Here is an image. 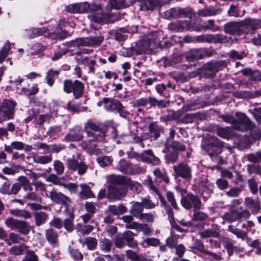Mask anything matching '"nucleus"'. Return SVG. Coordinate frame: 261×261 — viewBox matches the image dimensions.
<instances>
[{
  "label": "nucleus",
  "mask_w": 261,
  "mask_h": 261,
  "mask_svg": "<svg viewBox=\"0 0 261 261\" xmlns=\"http://www.w3.org/2000/svg\"><path fill=\"white\" fill-rule=\"evenodd\" d=\"M84 130L89 139V142H83L82 145L90 151L94 152L96 145L95 143H91L90 142L103 141L105 137L106 132L99 125L92 121H88L85 124Z\"/></svg>",
  "instance_id": "f257e3e1"
},
{
  "label": "nucleus",
  "mask_w": 261,
  "mask_h": 261,
  "mask_svg": "<svg viewBox=\"0 0 261 261\" xmlns=\"http://www.w3.org/2000/svg\"><path fill=\"white\" fill-rule=\"evenodd\" d=\"M235 116L236 118L232 115L226 114L221 115L220 118L226 123L231 124L233 128L238 130L244 131L252 126L251 121L245 114L237 112Z\"/></svg>",
  "instance_id": "f03ea898"
},
{
  "label": "nucleus",
  "mask_w": 261,
  "mask_h": 261,
  "mask_svg": "<svg viewBox=\"0 0 261 261\" xmlns=\"http://www.w3.org/2000/svg\"><path fill=\"white\" fill-rule=\"evenodd\" d=\"M117 168L122 173L128 175L139 174L146 171L145 166L135 165L123 159L119 161Z\"/></svg>",
  "instance_id": "7ed1b4c3"
},
{
  "label": "nucleus",
  "mask_w": 261,
  "mask_h": 261,
  "mask_svg": "<svg viewBox=\"0 0 261 261\" xmlns=\"http://www.w3.org/2000/svg\"><path fill=\"white\" fill-rule=\"evenodd\" d=\"M159 45L158 41L152 39L142 40L139 41L135 46L132 47V54L140 55L143 53H151Z\"/></svg>",
  "instance_id": "20e7f679"
},
{
  "label": "nucleus",
  "mask_w": 261,
  "mask_h": 261,
  "mask_svg": "<svg viewBox=\"0 0 261 261\" xmlns=\"http://www.w3.org/2000/svg\"><path fill=\"white\" fill-rule=\"evenodd\" d=\"M127 153L129 158L135 159L139 162H147L153 165H159L161 163L159 158L155 156L150 150H145L141 154L136 152H127Z\"/></svg>",
  "instance_id": "39448f33"
},
{
  "label": "nucleus",
  "mask_w": 261,
  "mask_h": 261,
  "mask_svg": "<svg viewBox=\"0 0 261 261\" xmlns=\"http://www.w3.org/2000/svg\"><path fill=\"white\" fill-rule=\"evenodd\" d=\"M66 164L69 170L77 171L80 175L84 174L87 169V166L83 161L81 155L78 153L73 155L72 158L68 159Z\"/></svg>",
  "instance_id": "423d86ee"
},
{
  "label": "nucleus",
  "mask_w": 261,
  "mask_h": 261,
  "mask_svg": "<svg viewBox=\"0 0 261 261\" xmlns=\"http://www.w3.org/2000/svg\"><path fill=\"white\" fill-rule=\"evenodd\" d=\"M102 40L103 38L101 37L77 38L68 42L67 46L69 47L98 46L101 44Z\"/></svg>",
  "instance_id": "0eeeda50"
},
{
  "label": "nucleus",
  "mask_w": 261,
  "mask_h": 261,
  "mask_svg": "<svg viewBox=\"0 0 261 261\" xmlns=\"http://www.w3.org/2000/svg\"><path fill=\"white\" fill-rule=\"evenodd\" d=\"M112 14L107 11L105 13L101 10L100 5H97L96 10H92L88 14V18L93 22L96 23H109L113 20L111 19Z\"/></svg>",
  "instance_id": "6e6552de"
},
{
  "label": "nucleus",
  "mask_w": 261,
  "mask_h": 261,
  "mask_svg": "<svg viewBox=\"0 0 261 261\" xmlns=\"http://www.w3.org/2000/svg\"><path fill=\"white\" fill-rule=\"evenodd\" d=\"M243 33H253L256 30L261 29V19L247 18L241 21Z\"/></svg>",
  "instance_id": "1a4fd4ad"
},
{
  "label": "nucleus",
  "mask_w": 261,
  "mask_h": 261,
  "mask_svg": "<svg viewBox=\"0 0 261 261\" xmlns=\"http://www.w3.org/2000/svg\"><path fill=\"white\" fill-rule=\"evenodd\" d=\"M15 107V103L11 100L5 99L3 101V106H0V111L3 113V116L0 117V123L13 118Z\"/></svg>",
  "instance_id": "9d476101"
},
{
  "label": "nucleus",
  "mask_w": 261,
  "mask_h": 261,
  "mask_svg": "<svg viewBox=\"0 0 261 261\" xmlns=\"http://www.w3.org/2000/svg\"><path fill=\"white\" fill-rule=\"evenodd\" d=\"M211 148H208L206 151L211 157H215L220 153V149L224 146L223 142L216 137L211 136L210 138L208 146Z\"/></svg>",
  "instance_id": "9b49d317"
},
{
  "label": "nucleus",
  "mask_w": 261,
  "mask_h": 261,
  "mask_svg": "<svg viewBox=\"0 0 261 261\" xmlns=\"http://www.w3.org/2000/svg\"><path fill=\"white\" fill-rule=\"evenodd\" d=\"M181 204L186 209L194 207L195 210H196L201 207L200 199L196 196L191 194H188L186 196L182 197Z\"/></svg>",
  "instance_id": "f8f14e48"
},
{
  "label": "nucleus",
  "mask_w": 261,
  "mask_h": 261,
  "mask_svg": "<svg viewBox=\"0 0 261 261\" xmlns=\"http://www.w3.org/2000/svg\"><path fill=\"white\" fill-rule=\"evenodd\" d=\"M108 192L110 196L114 199L119 200L125 196L126 189L121 185L114 184L109 187Z\"/></svg>",
  "instance_id": "ddd939ff"
},
{
  "label": "nucleus",
  "mask_w": 261,
  "mask_h": 261,
  "mask_svg": "<svg viewBox=\"0 0 261 261\" xmlns=\"http://www.w3.org/2000/svg\"><path fill=\"white\" fill-rule=\"evenodd\" d=\"M83 138L82 128L79 126H75L69 130L68 133L65 136L64 140L66 142L80 141Z\"/></svg>",
  "instance_id": "4468645a"
},
{
  "label": "nucleus",
  "mask_w": 261,
  "mask_h": 261,
  "mask_svg": "<svg viewBox=\"0 0 261 261\" xmlns=\"http://www.w3.org/2000/svg\"><path fill=\"white\" fill-rule=\"evenodd\" d=\"M173 168L175 173V177L180 176L186 179L191 178V169L187 164L180 163L176 166H174Z\"/></svg>",
  "instance_id": "2eb2a0df"
},
{
  "label": "nucleus",
  "mask_w": 261,
  "mask_h": 261,
  "mask_svg": "<svg viewBox=\"0 0 261 261\" xmlns=\"http://www.w3.org/2000/svg\"><path fill=\"white\" fill-rule=\"evenodd\" d=\"M242 30L241 21L228 22L224 25L225 33L229 34L241 35Z\"/></svg>",
  "instance_id": "dca6fc26"
},
{
  "label": "nucleus",
  "mask_w": 261,
  "mask_h": 261,
  "mask_svg": "<svg viewBox=\"0 0 261 261\" xmlns=\"http://www.w3.org/2000/svg\"><path fill=\"white\" fill-rule=\"evenodd\" d=\"M220 242L226 249L229 256L232 255L234 251H243V248L242 247L234 246L233 244V241L227 237H222L220 238Z\"/></svg>",
  "instance_id": "f3484780"
},
{
  "label": "nucleus",
  "mask_w": 261,
  "mask_h": 261,
  "mask_svg": "<svg viewBox=\"0 0 261 261\" xmlns=\"http://www.w3.org/2000/svg\"><path fill=\"white\" fill-rule=\"evenodd\" d=\"M49 197L52 201L58 204H62L68 205L70 201L68 198L60 192H58L55 190H53L49 193Z\"/></svg>",
  "instance_id": "a211bd4d"
},
{
  "label": "nucleus",
  "mask_w": 261,
  "mask_h": 261,
  "mask_svg": "<svg viewBox=\"0 0 261 261\" xmlns=\"http://www.w3.org/2000/svg\"><path fill=\"white\" fill-rule=\"evenodd\" d=\"M223 36L220 34H206L198 36L196 38L197 42H222Z\"/></svg>",
  "instance_id": "6ab92c4d"
},
{
  "label": "nucleus",
  "mask_w": 261,
  "mask_h": 261,
  "mask_svg": "<svg viewBox=\"0 0 261 261\" xmlns=\"http://www.w3.org/2000/svg\"><path fill=\"white\" fill-rule=\"evenodd\" d=\"M221 12L222 10L217 6H211L199 10L197 14L202 17H210L219 14Z\"/></svg>",
  "instance_id": "aec40b11"
},
{
  "label": "nucleus",
  "mask_w": 261,
  "mask_h": 261,
  "mask_svg": "<svg viewBox=\"0 0 261 261\" xmlns=\"http://www.w3.org/2000/svg\"><path fill=\"white\" fill-rule=\"evenodd\" d=\"M206 50L204 48H195L191 49L186 55V58L189 61L198 60L205 56Z\"/></svg>",
  "instance_id": "412c9836"
},
{
  "label": "nucleus",
  "mask_w": 261,
  "mask_h": 261,
  "mask_svg": "<svg viewBox=\"0 0 261 261\" xmlns=\"http://www.w3.org/2000/svg\"><path fill=\"white\" fill-rule=\"evenodd\" d=\"M45 237L48 242L53 247L59 245L58 235L57 231L50 228L45 231Z\"/></svg>",
  "instance_id": "4be33fe9"
},
{
  "label": "nucleus",
  "mask_w": 261,
  "mask_h": 261,
  "mask_svg": "<svg viewBox=\"0 0 261 261\" xmlns=\"http://www.w3.org/2000/svg\"><path fill=\"white\" fill-rule=\"evenodd\" d=\"M102 101L105 103V108L108 111H117L120 108L121 105L118 100H112L107 97L103 98Z\"/></svg>",
  "instance_id": "5701e85b"
},
{
  "label": "nucleus",
  "mask_w": 261,
  "mask_h": 261,
  "mask_svg": "<svg viewBox=\"0 0 261 261\" xmlns=\"http://www.w3.org/2000/svg\"><path fill=\"white\" fill-rule=\"evenodd\" d=\"M216 132L218 136L224 139L228 140L234 136L231 128L229 127H218L216 128Z\"/></svg>",
  "instance_id": "b1692460"
},
{
  "label": "nucleus",
  "mask_w": 261,
  "mask_h": 261,
  "mask_svg": "<svg viewBox=\"0 0 261 261\" xmlns=\"http://www.w3.org/2000/svg\"><path fill=\"white\" fill-rule=\"evenodd\" d=\"M242 72L251 81H261V72L259 71H252L251 69H246L243 70Z\"/></svg>",
  "instance_id": "393cba45"
},
{
  "label": "nucleus",
  "mask_w": 261,
  "mask_h": 261,
  "mask_svg": "<svg viewBox=\"0 0 261 261\" xmlns=\"http://www.w3.org/2000/svg\"><path fill=\"white\" fill-rule=\"evenodd\" d=\"M47 31V30L45 28H32L25 30L26 35L30 38L43 35Z\"/></svg>",
  "instance_id": "a878e982"
},
{
  "label": "nucleus",
  "mask_w": 261,
  "mask_h": 261,
  "mask_svg": "<svg viewBox=\"0 0 261 261\" xmlns=\"http://www.w3.org/2000/svg\"><path fill=\"white\" fill-rule=\"evenodd\" d=\"M124 0H109L106 6V11L110 13L111 9H119L125 7Z\"/></svg>",
  "instance_id": "bb28decb"
},
{
  "label": "nucleus",
  "mask_w": 261,
  "mask_h": 261,
  "mask_svg": "<svg viewBox=\"0 0 261 261\" xmlns=\"http://www.w3.org/2000/svg\"><path fill=\"white\" fill-rule=\"evenodd\" d=\"M245 204L251 210L253 214L257 213L260 208L259 202L250 198H245Z\"/></svg>",
  "instance_id": "cd10ccee"
},
{
  "label": "nucleus",
  "mask_w": 261,
  "mask_h": 261,
  "mask_svg": "<svg viewBox=\"0 0 261 261\" xmlns=\"http://www.w3.org/2000/svg\"><path fill=\"white\" fill-rule=\"evenodd\" d=\"M84 86L83 84L77 80H75L73 84L72 92L75 98H79L83 94Z\"/></svg>",
  "instance_id": "c85d7f7f"
},
{
  "label": "nucleus",
  "mask_w": 261,
  "mask_h": 261,
  "mask_svg": "<svg viewBox=\"0 0 261 261\" xmlns=\"http://www.w3.org/2000/svg\"><path fill=\"white\" fill-rule=\"evenodd\" d=\"M24 147V144L20 141L11 142L10 145H5L4 150L9 153H12L13 149L22 150Z\"/></svg>",
  "instance_id": "c756f323"
},
{
  "label": "nucleus",
  "mask_w": 261,
  "mask_h": 261,
  "mask_svg": "<svg viewBox=\"0 0 261 261\" xmlns=\"http://www.w3.org/2000/svg\"><path fill=\"white\" fill-rule=\"evenodd\" d=\"M97 5L94 4H88V3H79L78 10L79 13H89L92 10H96Z\"/></svg>",
  "instance_id": "7c9ffc66"
},
{
  "label": "nucleus",
  "mask_w": 261,
  "mask_h": 261,
  "mask_svg": "<svg viewBox=\"0 0 261 261\" xmlns=\"http://www.w3.org/2000/svg\"><path fill=\"white\" fill-rule=\"evenodd\" d=\"M81 191L80 192V197L82 199H87L91 197H93V194L91 190L90 187L85 184H82L80 185Z\"/></svg>",
  "instance_id": "2f4dec72"
},
{
  "label": "nucleus",
  "mask_w": 261,
  "mask_h": 261,
  "mask_svg": "<svg viewBox=\"0 0 261 261\" xmlns=\"http://www.w3.org/2000/svg\"><path fill=\"white\" fill-rule=\"evenodd\" d=\"M220 66L219 62H211L205 66V68L207 71H210L207 74H209L210 76H213L219 71Z\"/></svg>",
  "instance_id": "473e14b6"
},
{
  "label": "nucleus",
  "mask_w": 261,
  "mask_h": 261,
  "mask_svg": "<svg viewBox=\"0 0 261 261\" xmlns=\"http://www.w3.org/2000/svg\"><path fill=\"white\" fill-rule=\"evenodd\" d=\"M172 17H189V14H191V11L184 9H172L169 12Z\"/></svg>",
  "instance_id": "72a5a7b5"
},
{
  "label": "nucleus",
  "mask_w": 261,
  "mask_h": 261,
  "mask_svg": "<svg viewBox=\"0 0 261 261\" xmlns=\"http://www.w3.org/2000/svg\"><path fill=\"white\" fill-rule=\"evenodd\" d=\"M187 26V22L178 20L176 22L169 23L168 25V28L171 31L180 32L182 31Z\"/></svg>",
  "instance_id": "f704fd0d"
},
{
  "label": "nucleus",
  "mask_w": 261,
  "mask_h": 261,
  "mask_svg": "<svg viewBox=\"0 0 261 261\" xmlns=\"http://www.w3.org/2000/svg\"><path fill=\"white\" fill-rule=\"evenodd\" d=\"M68 36H70L69 33L65 30L58 28L56 30L50 34V37L54 39H63Z\"/></svg>",
  "instance_id": "c9c22d12"
},
{
  "label": "nucleus",
  "mask_w": 261,
  "mask_h": 261,
  "mask_svg": "<svg viewBox=\"0 0 261 261\" xmlns=\"http://www.w3.org/2000/svg\"><path fill=\"white\" fill-rule=\"evenodd\" d=\"M222 218L224 221L230 223L238 220L237 215V210L231 208L230 211L226 213L223 216Z\"/></svg>",
  "instance_id": "e433bc0d"
},
{
  "label": "nucleus",
  "mask_w": 261,
  "mask_h": 261,
  "mask_svg": "<svg viewBox=\"0 0 261 261\" xmlns=\"http://www.w3.org/2000/svg\"><path fill=\"white\" fill-rule=\"evenodd\" d=\"M144 184L149 189V190L152 192L159 195V191L158 188L157 181L154 184L150 176H147L146 178L144 180Z\"/></svg>",
  "instance_id": "4c0bfd02"
},
{
  "label": "nucleus",
  "mask_w": 261,
  "mask_h": 261,
  "mask_svg": "<svg viewBox=\"0 0 261 261\" xmlns=\"http://www.w3.org/2000/svg\"><path fill=\"white\" fill-rule=\"evenodd\" d=\"M143 206L141 202H135L132 206L130 213L134 217L138 218L142 214Z\"/></svg>",
  "instance_id": "58836bf2"
},
{
  "label": "nucleus",
  "mask_w": 261,
  "mask_h": 261,
  "mask_svg": "<svg viewBox=\"0 0 261 261\" xmlns=\"http://www.w3.org/2000/svg\"><path fill=\"white\" fill-rule=\"evenodd\" d=\"M80 242L83 245H86L88 249L91 250L95 249L97 245V240L92 237H88L84 240L81 239Z\"/></svg>",
  "instance_id": "ea45409f"
},
{
  "label": "nucleus",
  "mask_w": 261,
  "mask_h": 261,
  "mask_svg": "<svg viewBox=\"0 0 261 261\" xmlns=\"http://www.w3.org/2000/svg\"><path fill=\"white\" fill-rule=\"evenodd\" d=\"M79 62L89 67V72H94L95 71L94 66L96 64V61L94 60H89L87 57H82L79 59Z\"/></svg>",
  "instance_id": "a19ab883"
},
{
  "label": "nucleus",
  "mask_w": 261,
  "mask_h": 261,
  "mask_svg": "<svg viewBox=\"0 0 261 261\" xmlns=\"http://www.w3.org/2000/svg\"><path fill=\"white\" fill-rule=\"evenodd\" d=\"M33 162L41 164H45L50 162L52 160L51 155H40L35 154L32 157Z\"/></svg>",
  "instance_id": "79ce46f5"
},
{
  "label": "nucleus",
  "mask_w": 261,
  "mask_h": 261,
  "mask_svg": "<svg viewBox=\"0 0 261 261\" xmlns=\"http://www.w3.org/2000/svg\"><path fill=\"white\" fill-rule=\"evenodd\" d=\"M59 72L56 70L51 69L46 72L45 79L47 83L50 86H53L55 80L58 76Z\"/></svg>",
  "instance_id": "37998d69"
},
{
  "label": "nucleus",
  "mask_w": 261,
  "mask_h": 261,
  "mask_svg": "<svg viewBox=\"0 0 261 261\" xmlns=\"http://www.w3.org/2000/svg\"><path fill=\"white\" fill-rule=\"evenodd\" d=\"M18 181L24 191L27 192L32 191L33 187L32 184L26 177L23 176L19 177L18 178Z\"/></svg>",
  "instance_id": "c03bdc74"
},
{
  "label": "nucleus",
  "mask_w": 261,
  "mask_h": 261,
  "mask_svg": "<svg viewBox=\"0 0 261 261\" xmlns=\"http://www.w3.org/2000/svg\"><path fill=\"white\" fill-rule=\"evenodd\" d=\"M108 210V211L116 215H121L126 211V207L122 204H120L118 206L110 205Z\"/></svg>",
  "instance_id": "a18cd8bd"
},
{
  "label": "nucleus",
  "mask_w": 261,
  "mask_h": 261,
  "mask_svg": "<svg viewBox=\"0 0 261 261\" xmlns=\"http://www.w3.org/2000/svg\"><path fill=\"white\" fill-rule=\"evenodd\" d=\"M30 226L27 223L19 220L15 230H17L19 232L25 234L30 232Z\"/></svg>",
  "instance_id": "49530a36"
},
{
  "label": "nucleus",
  "mask_w": 261,
  "mask_h": 261,
  "mask_svg": "<svg viewBox=\"0 0 261 261\" xmlns=\"http://www.w3.org/2000/svg\"><path fill=\"white\" fill-rule=\"evenodd\" d=\"M153 174L160 180L163 181L167 184L169 182V179L167 173L165 171L162 172L159 168H156L154 169Z\"/></svg>",
  "instance_id": "de8ad7c7"
},
{
  "label": "nucleus",
  "mask_w": 261,
  "mask_h": 261,
  "mask_svg": "<svg viewBox=\"0 0 261 261\" xmlns=\"http://www.w3.org/2000/svg\"><path fill=\"white\" fill-rule=\"evenodd\" d=\"M228 230L235 234L238 238L241 239L242 240H245L247 237V233L244 231L234 227L230 225L228 227Z\"/></svg>",
  "instance_id": "09e8293b"
},
{
  "label": "nucleus",
  "mask_w": 261,
  "mask_h": 261,
  "mask_svg": "<svg viewBox=\"0 0 261 261\" xmlns=\"http://www.w3.org/2000/svg\"><path fill=\"white\" fill-rule=\"evenodd\" d=\"M252 126L250 128H247L244 130L249 129L250 130V137L251 138L252 141L259 140L261 138V130L255 128V125L254 124L252 123Z\"/></svg>",
  "instance_id": "8fccbe9b"
},
{
  "label": "nucleus",
  "mask_w": 261,
  "mask_h": 261,
  "mask_svg": "<svg viewBox=\"0 0 261 261\" xmlns=\"http://www.w3.org/2000/svg\"><path fill=\"white\" fill-rule=\"evenodd\" d=\"M10 214L18 217H23L25 219L31 217L30 213L25 210H10Z\"/></svg>",
  "instance_id": "3c124183"
},
{
  "label": "nucleus",
  "mask_w": 261,
  "mask_h": 261,
  "mask_svg": "<svg viewBox=\"0 0 261 261\" xmlns=\"http://www.w3.org/2000/svg\"><path fill=\"white\" fill-rule=\"evenodd\" d=\"M38 87L37 85L33 84L32 86H28V87H23L21 91L27 95L36 94L38 92Z\"/></svg>",
  "instance_id": "603ef678"
},
{
  "label": "nucleus",
  "mask_w": 261,
  "mask_h": 261,
  "mask_svg": "<svg viewBox=\"0 0 261 261\" xmlns=\"http://www.w3.org/2000/svg\"><path fill=\"white\" fill-rule=\"evenodd\" d=\"M36 224L39 226L44 223L47 218V215L44 212H37L35 214Z\"/></svg>",
  "instance_id": "864d4df0"
},
{
  "label": "nucleus",
  "mask_w": 261,
  "mask_h": 261,
  "mask_svg": "<svg viewBox=\"0 0 261 261\" xmlns=\"http://www.w3.org/2000/svg\"><path fill=\"white\" fill-rule=\"evenodd\" d=\"M200 190L202 191V194H204V193L209 194L213 191L214 185L210 181H206L204 183L200 184Z\"/></svg>",
  "instance_id": "5fc2aeb1"
},
{
  "label": "nucleus",
  "mask_w": 261,
  "mask_h": 261,
  "mask_svg": "<svg viewBox=\"0 0 261 261\" xmlns=\"http://www.w3.org/2000/svg\"><path fill=\"white\" fill-rule=\"evenodd\" d=\"M245 13V10L242 11V13L239 12L238 8L234 6L231 5L229 10H228V14L230 16H233L235 17H242Z\"/></svg>",
  "instance_id": "6e6d98bb"
},
{
  "label": "nucleus",
  "mask_w": 261,
  "mask_h": 261,
  "mask_svg": "<svg viewBox=\"0 0 261 261\" xmlns=\"http://www.w3.org/2000/svg\"><path fill=\"white\" fill-rule=\"evenodd\" d=\"M99 246L102 251L108 252L111 248V241L108 239L105 238L100 242Z\"/></svg>",
  "instance_id": "4d7b16f0"
},
{
  "label": "nucleus",
  "mask_w": 261,
  "mask_h": 261,
  "mask_svg": "<svg viewBox=\"0 0 261 261\" xmlns=\"http://www.w3.org/2000/svg\"><path fill=\"white\" fill-rule=\"evenodd\" d=\"M112 161L111 158L108 156H100L97 159V162L101 167L110 165Z\"/></svg>",
  "instance_id": "13d9d810"
},
{
  "label": "nucleus",
  "mask_w": 261,
  "mask_h": 261,
  "mask_svg": "<svg viewBox=\"0 0 261 261\" xmlns=\"http://www.w3.org/2000/svg\"><path fill=\"white\" fill-rule=\"evenodd\" d=\"M67 51L68 50L67 49L62 48L59 49L57 51H55L54 55H48L47 57L50 58L51 61H56L59 60L62 57V56L66 54Z\"/></svg>",
  "instance_id": "bf43d9fd"
},
{
  "label": "nucleus",
  "mask_w": 261,
  "mask_h": 261,
  "mask_svg": "<svg viewBox=\"0 0 261 261\" xmlns=\"http://www.w3.org/2000/svg\"><path fill=\"white\" fill-rule=\"evenodd\" d=\"M149 132L151 137H154L155 139L160 136V127L156 123H150L149 127Z\"/></svg>",
  "instance_id": "052dcab7"
},
{
  "label": "nucleus",
  "mask_w": 261,
  "mask_h": 261,
  "mask_svg": "<svg viewBox=\"0 0 261 261\" xmlns=\"http://www.w3.org/2000/svg\"><path fill=\"white\" fill-rule=\"evenodd\" d=\"M10 48V43L9 42H6L1 50L0 55V63H2L6 57L8 55L9 50Z\"/></svg>",
  "instance_id": "680f3d73"
},
{
  "label": "nucleus",
  "mask_w": 261,
  "mask_h": 261,
  "mask_svg": "<svg viewBox=\"0 0 261 261\" xmlns=\"http://www.w3.org/2000/svg\"><path fill=\"white\" fill-rule=\"evenodd\" d=\"M25 249V247L23 245H16L10 249V252L13 255H18L22 254Z\"/></svg>",
  "instance_id": "e2e57ef3"
},
{
  "label": "nucleus",
  "mask_w": 261,
  "mask_h": 261,
  "mask_svg": "<svg viewBox=\"0 0 261 261\" xmlns=\"http://www.w3.org/2000/svg\"><path fill=\"white\" fill-rule=\"evenodd\" d=\"M200 236L203 238H206L209 237L218 238L219 233L216 231H214L211 229L204 230L200 233Z\"/></svg>",
  "instance_id": "0e129e2a"
},
{
  "label": "nucleus",
  "mask_w": 261,
  "mask_h": 261,
  "mask_svg": "<svg viewBox=\"0 0 261 261\" xmlns=\"http://www.w3.org/2000/svg\"><path fill=\"white\" fill-rule=\"evenodd\" d=\"M46 49V46L40 44L36 43L32 47V51L30 52V55H34L39 54Z\"/></svg>",
  "instance_id": "69168bd1"
},
{
  "label": "nucleus",
  "mask_w": 261,
  "mask_h": 261,
  "mask_svg": "<svg viewBox=\"0 0 261 261\" xmlns=\"http://www.w3.org/2000/svg\"><path fill=\"white\" fill-rule=\"evenodd\" d=\"M23 197L25 200H31L36 202L40 201L41 199L35 192L32 191L28 192L23 195Z\"/></svg>",
  "instance_id": "338daca9"
},
{
  "label": "nucleus",
  "mask_w": 261,
  "mask_h": 261,
  "mask_svg": "<svg viewBox=\"0 0 261 261\" xmlns=\"http://www.w3.org/2000/svg\"><path fill=\"white\" fill-rule=\"evenodd\" d=\"M141 203L146 209H152L155 207V204L152 202L149 197H146L142 199Z\"/></svg>",
  "instance_id": "774afa93"
}]
</instances>
